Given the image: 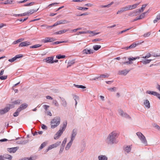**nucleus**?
I'll list each match as a JSON object with an SVG mask.
<instances>
[{
    "mask_svg": "<svg viewBox=\"0 0 160 160\" xmlns=\"http://www.w3.org/2000/svg\"><path fill=\"white\" fill-rule=\"evenodd\" d=\"M101 40V39L100 38H96L94 39H93L92 40V42H96L98 41H100Z\"/></svg>",
    "mask_w": 160,
    "mask_h": 160,
    "instance_id": "obj_59",
    "label": "nucleus"
},
{
    "mask_svg": "<svg viewBox=\"0 0 160 160\" xmlns=\"http://www.w3.org/2000/svg\"><path fill=\"white\" fill-rule=\"evenodd\" d=\"M62 131L61 130H59L55 135L54 138L55 139H58L62 133Z\"/></svg>",
    "mask_w": 160,
    "mask_h": 160,
    "instance_id": "obj_14",
    "label": "nucleus"
},
{
    "mask_svg": "<svg viewBox=\"0 0 160 160\" xmlns=\"http://www.w3.org/2000/svg\"><path fill=\"white\" fill-rule=\"evenodd\" d=\"M137 135L138 136L141 142L144 144L145 146L148 145V143L145 137L140 132H138L136 133Z\"/></svg>",
    "mask_w": 160,
    "mask_h": 160,
    "instance_id": "obj_3",
    "label": "nucleus"
},
{
    "mask_svg": "<svg viewBox=\"0 0 160 160\" xmlns=\"http://www.w3.org/2000/svg\"><path fill=\"white\" fill-rule=\"evenodd\" d=\"M48 39H49V42H52L53 41L55 40V39L52 38L48 37Z\"/></svg>",
    "mask_w": 160,
    "mask_h": 160,
    "instance_id": "obj_55",
    "label": "nucleus"
},
{
    "mask_svg": "<svg viewBox=\"0 0 160 160\" xmlns=\"http://www.w3.org/2000/svg\"><path fill=\"white\" fill-rule=\"evenodd\" d=\"M139 57H136V58H128L129 60L131 61L132 60H135L137 59H139Z\"/></svg>",
    "mask_w": 160,
    "mask_h": 160,
    "instance_id": "obj_37",
    "label": "nucleus"
},
{
    "mask_svg": "<svg viewBox=\"0 0 160 160\" xmlns=\"http://www.w3.org/2000/svg\"><path fill=\"white\" fill-rule=\"evenodd\" d=\"M26 15H28V12H25L20 14V16H25Z\"/></svg>",
    "mask_w": 160,
    "mask_h": 160,
    "instance_id": "obj_56",
    "label": "nucleus"
},
{
    "mask_svg": "<svg viewBox=\"0 0 160 160\" xmlns=\"http://www.w3.org/2000/svg\"><path fill=\"white\" fill-rule=\"evenodd\" d=\"M73 141L70 140V142L67 144L66 147H65V149L66 150H68L69 149L71 145L72 144Z\"/></svg>",
    "mask_w": 160,
    "mask_h": 160,
    "instance_id": "obj_23",
    "label": "nucleus"
},
{
    "mask_svg": "<svg viewBox=\"0 0 160 160\" xmlns=\"http://www.w3.org/2000/svg\"><path fill=\"white\" fill-rule=\"evenodd\" d=\"M62 30H60L58 32H56L55 33H54V34H62Z\"/></svg>",
    "mask_w": 160,
    "mask_h": 160,
    "instance_id": "obj_53",
    "label": "nucleus"
},
{
    "mask_svg": "<svg viewBox=\"0 0 160 160\" xmlns=\"http://www.w3.org/2000/svg\"><path fill=\"white\" fill-rule=\"evenodd\" d=\"M67 42V41H62V42L57 41V42H54V43L55 44H58L59 43H62Z\"/></svg>",
    "mask_w": 160,
    "mask_h": 160,
    "instance_id": "obj_46",
    "label": "nucleus"
},
{
    "mask_svg": "<svg viewBox=\"0 0 160 160\" xmlns=\"http://www.w3.org/2000/svg\"><path fill=\"white\" fill-rule=\"evenodd\" d=\"M140 2L136 3L132 5V8L133 9L136 8L140 4Z\"/></svg>",
    "mask_w": 160,
    "mask_h": 160,
    "instance_id": "obj_41",
    "label": "nucleus"
},
{
    "mask_svg": "<svg viewBox=\"0 0 160 160\" xmlns=\"http://www.w3.org/2000/svg\"><path fill=\"white\" fill-rule=\"evenodd\" d=\"M146 12H144L141 14L138 17H137L136 18L133 20L132 22H135L137 20H139L144 18L145 16V14Z\"/></svg>",
    "mask_w": 160,
    "mask_h": 160,
    "instance_id": "obj_12",
    "label": "nucleus"
},
{
    "mask_svg": "<svg viewBox=\"0 0 160 160\" xmlns=\"http://www.w3.org/2000/svg\"><path fill=\"white\" fill-rule=\"evenodd\" d=\"M160 19V13L158 14L156 17L155 20L153 21V22L155 23L157 22L158 20Z\"/></svg>",
    "mask_w": 160,
    "mask_h": 160,
    "instance_id": "obj_26",
    "label": "nucleus"
},
{
    "mask_svg": "<svg viewBox=\"0 0 160 160\" xmlns=\"http://www.w3.org/2000/svg\"><path fill=\"white\" fill-rule=\"evenodd\" d=\"M7 76H2L0 77V79L2 80H4L7 78Z\"/></svg>",
    "mask_w": 160,
    "mask_h": 160,
    "instance_id": "obj_45",
    "label": "nucleus"
},
{
    "mask_svg": "<svg viewBox=\"0 0 160 160\" xmlns=\"http://www.w3.org/2000/svg\"><path fill=\"white\" fill-rule=\"evenodd\" d=\"M152 60L151 59H145V60L142 61V62L144 64H146L148 63H149Z\"/></svg>",
    "mask_w": 160,
    "mask_h": 160,
    "instance_id": "obj_27",
    "label": "nucleus"
},
{
    "mask_svg": "<svg viewBox=\"0 0 160 160\" xmlns=\"http://www.w3.org/2000/svg\"><path fill=\"white\" fill-rule=\"evenodd\" d=\"M98 160H108V157L105 155H100L98 156Z\"/></svg>",
    "mask_w": 160,
    "mask_h": 160,
    "instance_id": "obj_21",
    "label": "nucleus"
},
{
    "mask_svg": "<svg viewBox=\"0 0 160 160\" xmlns=\"http://www.w3.org/2000/svg\"><path fill=\"white\" fill-rule=\"evenodd\" d=\"M153 56L154 57H160V53H159L158 54H156V53H154L153 55Z\"/></svg>",
    "mask_w": 160,
    "mask_h": 160,
    "instance_id": "obj_61",
    "label": "nucleus"
},
{
    "mask_svg": "<svg viewBox=\"0 0 160 160\" xmlns=\"http://www.w3.org/2000/svg\"><path fill=\"white\" fill-rule=\"evenodd\" d=\"M46 144L47 143L45 142H44L43 143H42L41 144L40 147L39 149H41L42 148H43L44 147H45L46 146Z\"/></svg>",
    "mask_w": 160,
    "mask_h": 160,
    "instance_id": "obj_36",
    "label": "nucleus"
},
{
    "mask_svg": "<svg viewBox=\"0 0 160 160\" xmlns=\"http://www.w3.org/2000/svg\"><path fill=\"white\" fill-rule=\"evenodd\" d=\"M77 133V130L76 129H73L72 132L70 140L72 141H73V140L75 139Z\"/></svg>",
    "mask_w": 160,
    "mask_h": 160,
    "instance_id": "obj_6",
    "label": "nucleus"
},
{
    "mask_svg": "<svg viewBox=\"0 0 160 160\" xmlns=\"http://www.w3.org/2000/svg\"><path fill=\"white\" fill-rule=\"evenodd\" d=\"M139 44V43L137 42H134L129 47H125L122 48V49H125L126 50H128L130 49L133 48L135 47L137 45Z\"/></svg>",
    "mask_w": 160,
    "mask_h": 160,
    "instance_id": "obj_5",
    "label": "nucleus"
},
{
    "mask_svg": "<svg viewBox=\"0 0 160 160\" xmlns=\"http://www.w3.org/2000/svg\"><path fill=\"white\" fill-rule=\"evenodd\" d=\"M144 104L145 106L148 108H149L150 107L149 102L147 99L145 100L144 101Z\"/></svg>",
    "mask_w": 160,
    "mask_h": 160,
    "instance_id": "obj_22",
    "label": "nucleus"
},
{
    "mask_svg": "<svg viewBox=\"0 0 160 160\" xmlns=\"http://www.w3.org/2000/svg\"><path fill=\"white\" fill-rule=\"evenodd\" d=\"M61 143V142L60 141L57 142L56 143L53 144V145H54V148H56L59 146Z\"/></svg>",
    "mask_w": 160,
    "mask_h": 160,
    "instance_id": "obj_35",
    "label": "nucleus"
},
{
    "mask_svg": "<svg viewBox=\"0 0 160 160\" xmlns=\"http://www.w3.org/2000/svg\"><path fill=\"white\" fill-rule=\"evenodd\" d=\"M53 58L54 56H52L47 57L44 60H45V62L48 63H53Z\"/></svg>",
    "mask_w": 160,
    "mask_h": 160,
    "instance_id": "obj_8",
    "label": "nucleus"
},
{
    "mask_svg": "<svg viewBox=\"0 0 160 160\" xmlns=\"http://www.w3.org/2000/svg\"><path fill=\"white\" fill-rule=\"evenodd\" d=\"M56 58L58 59H60L61 58H64L65 57V56L64 55H61V54H59L57 55L56 57Z\"/></svg>",
    "mask_w": 160,
    "mask_h": 160,
    "instance_id": "obj_32",
    "label": "nucleus"
},
{
    "mask_svg": "<svg viewBox=\"0 0 160 160\" xmlns=\"http://www.w3.org/2000/svg\"><path fill=\"white\" fill-rule=\"evenodd\" d=\"M10 110L9 107H6L0 110V114L1 115L4 114L8 112Z\"/></svg>",
    "mask_w": 160,
    "mask_h": 160,
    "instance_id": "obj_10",
    "label": "nucleus"
},
{
    "mask_svg": "<svg viewBox=\"0 0 160 160\" xmlns=\"http://www.w3.org/2000/svg\"><path fill=\"white\" fill-rule=\"evenodd\" d=\"M88 15V13L87 12L84 13L83 14H80V15H77V16H82L83 15Z\"/></svg>",
    "mask_w": 160,
    "mask_h": 160,
    "instance_id": "obj_54",
    "label": "nucleus"
},
{
    "mask_svg": "<svg viewBox=\"0 0 160 160\" xmlns=\"http://www.w3.org/2000/svg\"><path fill=\"white\" fill-rule=\"evenodd\" d=\"M41 128L43 129L47 130V127L43 124L42 125Z\"/></svg>",
    "mask_w": 160,
    "mask_h": 160,
    "instance_id": "obj_50",
    "label": "nucleus"
},
{
    "mask_svg": "<svg viewBox=\"0 0 160 160\" xmlns=\"http://www.w3.org/2000/svg\"><path fill=\"white\" fill-rule=\"evenodd\" d=\"M133 12H134V14L135 16H137L139 13L138 12V11H137V10H136V11H133Z\"/></svg>",
    "mask_w": 160,
    "mask_h": 160,
    "instance_id": "obj_63",
    "label": "nucleus"
},
{
    "mask_svg": "<svg viewBox=\"0 0 160 160\" xmlns=\"http://www.w3.org/2000/svg\"><path fill=\"white\" fill-rule=\"evenodd\" d=\"M132 28V27H131L129 28H128V29L124 30H122V31H121V32H119V34H121L123 32H126L129 30L130 29H131V28Z\"/></svg>",
    "mask_w": 160,
    "mask_h": 160,
    "instance_id": "obj_38",
    "label": "nucleus"
},
{
    "mask_svg": "<svg viewBox=\"0 0 160 160\" xmlns=\"http://www.w3.org/2000/svg\"><path fill=\"white\" fill-rule=\"evenodd\" d=\"M128 16H131V17H133L135 16L134 12L133 11L130 12L129 14H128Z\"/></svg>",
    "mask_w": 160,
    "mask_h": 160,
    "instance_id": "obj_48",
    "label": "nucleus"
},
{
    "mask_svg": "<svg viewBox=\"0 0 160 160\" xmlns=\"http://www.w3.org/2000/svg\"><path fill=\"white\" fill-rule=\"evenodd\" d=\"M61 119L59 117H54L50 122L51 128H54L57 127L60 123Z\"/></svg>",
    "mask_w": 160,
    "mask_h": 160,
    "instance_id": "obj_2",
    "label": "nucleus"
},
{
    "mask_svg": "<svg viewBox=\"0 0 160 160\" xmlns=\"http://www.w3.org/2000/svg\"><path fill=\"white\" fill-rule=\"evenodd\" d=\"M118 134L116 131H113L110 133L106 139V143L109 145H112L118 143V141L117 138Z\"/></svg>",
    "mask_w": 160,
    "mask_h": 160,
    "instance_id": "obj_1",
    "label": "nucleus"
},
{
    "mask_svg": "<svg viewBox=\"0 0 160 160\" xmlns=\"http://www.w3.org/2000/svg\"><path fill=\"white\" fill-rule=\"evenodd\" d=\"M61 100V105L64 107H66L67 105V102L65 99L62 97H59Z\"/></svg>",
    "mask_w": 160,
    "mask_h": 160,
    "instance_id": "obj_9",
    "label": "nucleus"
},
{
    "mask_svg": "<svg viewBox=\"0 0 160 160\" xmlns=\"http://www.w3.org/2000/svg\"><path fill=\"white\" fill-rule=\"evenodd\" d=\"M52 104L56 107H58L59 104L57 100H53L52 102Z\"/></svg>",
    "mask_w": 160,
    "mask_h": 160,
    "instance_id": "obj_31",
    "label": "nucleus"
},
{
    "mask_svg": "<svg viewBox=\"0 0 160 160\" xmlns=\"http://www.w3.org/2000/svg\"><path fill=\"white\" fill-rule=\"evenodd\" d=\"M129 71L130 70L125 69L121 71H119L118 72V73L119 74L125 76L128 73Z\"/></svg>",
    "mask_w": 160,
    "mask_h": 160,
    "instance_id": "obj_13",
    "label": "nucleus"
},
{
    "mask_svg": "<svg viewBox=\"0 0 160 160\" xmlns=\"http://www.w3.org/2000/svg\"><path fill=\"white\" fill-rule=\"evenodd\" d=\"M66 142H67V138H65L64 139V140L62 142L61 146H63V147H64V146L66 144Z\"/></svg>",
    "mask_w": 160,
    "mask_h": 160,
    "instance_id": "obj_44",
    "label": "nucleus"
},
{
    "mask_svg": "<svg viewBox=\"0 0 160 160\" xmlns=\"http://www.w3.org/2000/svg\"><path fill=\"white\" fill-rule=\"evenodd\" d=\"M34 3V2H30L29 3L27 4H24V6H31L33 5Z\"/></svg>",
    "mask_w": 160,
    "mask_h": 160,
    "instance_id": "obj_40",
    "label": "nucleus"
},
{
    "mask_svg": "<svg viewBox=\"0 0 160 160\" xmlns=\"http://www.w3.org/2000/svg\"><path fill=\"white\" fill-rule=\"evenodd\" d=\"M124 150L126 152L128 153L131 150V148H130V147L127 146L125 148Z\"/></svg>",
    "mask_w": 160,
    "mask_h": 160,
    "instance_id": "obj_30",
    "label": "nucleus"
},
{
    "mask_svg": "<svg viewBox=\"0 0 160 160\" xmlns=\"http://www.w3.org/2000/svg\"><path fill=\"white\" fill-rule=\"evenodd\" d=\"M22 56L21 55V54H18L16 55L15 57L13 58L12 59H9L8 60V61L10 62H12L16 60L17 59L20 58L22 57Z\"/></svg>",
    "mask_w": 160,
    "mask_h": 160,
    "instance_id": "obj_11",
    "label": "nucleus"
},
{
    "mask_svg": "<svg viewBox=\"0 0 160 160\" xmlns=\"http://www.w3.org/2000/svg\"><path fill=\"white\" fill-rule=\"evenodd\" d=\"M18 148L17 147L12 148H8V151L10 153H14L18 149Z\"/></svg>",
    "mask_w": 160,
    "mask_h": 160,
    "instance_id": "obj_16",
    "label": "nucleus"
},
{
    "mask_svg": "<svg viewBox=\"0 0 160 160\" xmlns=\"http://www.w3.org/2000/svg\"><path fill=\"white\" fill-rule=\"evenodd\" d=\"M118 113L121 116L126 118H130L129 116L127 113L125 112L122 110L120 109L118 110Z\"/></svg>",
    "mask_w": 160,
    "mask_h": 160,
    "instance_id": "obj_4",
    "label": "nucleus"
},
{
    "mask_svg": "<svg viewBox=\"0 0 160 160\" xmlns=\"http://www.w3.org/2000/svg\"><path fill=\"white\" fill-rule=\"evenodd\" d=\"M28 142V140H23L22 139L18 140L17 142V143L18 144H25Z\"/></svg>",
    "mask_w": 160,
    "mask_h": 160,
    "instance_id": "obj_18",
    "label": "nucleus"
},
{
    "mask_svg": "<svg viewBox=\"0 0 160 160\" xmlns=\"http://www.w3.org/2000/svg\"><path fill=\"white\" fill-rule=\"evenodd\" d=\"M108 89L111 91H115L116 90V87H113L112 88H110Z\"/></svg>",
    "mask_w": 160,
    "mask_h": 160,
    "instance_id": "obj_51",
    "label": "nucleus"
},
{
    "mask_svg": "<svg viewBox=\"0 0 160 160\" xmlns=\"http://www.w3.org/2000/svg\"><path fill=\"white\" fill-rule=\"evenodd\" d=\"M28 106V105L27 104L24 103L21 105L20 107L18 108L20 109L21 111V110L26 108Z\"/></svg>",
    "mask_w": 160,
    "mask_h": 160,
    "instance_id": "obj_20",
    "label": "nucleus"
},
{
    "mask_svg": "<svg viewBox=\"0 0 160 160\" xmlns=\"http://www.w3.org/2000/svg\"><path fill=\"white\" fill-rule=\"evenodd\" d=\"M73 86L78 88H81L82 89H85L86 88V87L85 86L82 85H78L76 84H74Z\"/></svg>",
    "mask_w": 160,
    "mask_h": 160,
    "instance_id": "obj_24",
    "label": "nucleus"
},
{
    "mask_svg": "<svg viewBox=\"0 0 160 160\" xmlns=\"http://www.w3.org/2000/svg\"><path fill=\"white\" fill-rule=\"evenodd\" d=\"M20 112L19 108H18L16 111L14 113L13 116L15 117L18 116V115L19 112Z\"/></svg>",
    "mask_w": 160,
    "mask_h": 160,
    "instance_id": "obj_25",
    "label": "nucleus"
},
{
    "mask_svg": "<svg viewBox=\"0 0 160 160\" xmlns=\"http://www.w3.org/2000/svg\"><path fill=\"white\" fill-rule=\"evenodd\" d=\"M64 147H63V146H61L60 149V151L59 152V153H62V151L63 150Z\"/></svg>",
    "mask_w": 160,
    "mask_h": 160,
    "instance_id": "obj_52",
    "label": "nucleus"
},
{
    "mask_svg": "<svg viewBox=\"0 0 160 160\" xmlns=\"http://www.w3.org/2000/svg\"><path fill=\"white\" fill-rule=\"evenodd\" d=\"M53 146L54 145L53 144H52L49 146L48 148L47 149V151H48L49 150L52 149V148H54Z\"/></svg>",
    "mask_w": 160,
    "mask_h": 160,
    "instance_id": "obj_42",
    "label": "nucleus"
},
{
    "mask_svg": "<svg viewBox=\"0 0 160 160\" xmlns=\"http://www.w3.org/2000/svg\"><path fill=\"white\" fill-rule=\"evenodd\" d=\"M41 46V45H40V44H36V45H35L32 46H31L30 47V48H36L40 47Z\"/></svg>",
    "mask_w": 160,
    "mask_h": 160,
    "instance_id": "obj_34",
    "label": "nucleus"
},
{
    "mask_svg": "<svg viewBox=\"0 0 160 160\" xmlns=\"http://www.w3.org/2000/svg\"><path fill=\"white\" fill-rule=\"evenodd\" d=\"M43 107L44 108V109L46 111L47 110L48 108H49V106L46 105H44L43 106Z\"/></svg>",
    "mask_w": 160,
    "mask_h": 160,
    "instance_id": "obj_64",
    "label": "nucleus"
},
{
    "mask_svg": "<svg viewBox=\"0 0 160 160\" xmlns=\"http://www.w3.org/2000/svg\"><path fill=\"white\" fill-rule=\"evenodd\" d=\"M67 124V122L65 121L63 122L62 127H61L60 128L59 130H61V131H62V132L65 130V128H66Z\"/></svg>",
    "mask_w": 160,
    "mask_h": 160,
    "instance_id": "obj_19",
    "label": "nucleus"
},
{
    "mask_svg": "<svg viewBox=\"0 0 160 160\" xmlns=\"http://www.w3.org/2000/svg\"><path fill=\"white\" fill-rule=\"evenodd\" d=\"M151 34V33L150 32H147L145 33L144 35L143 36L145 37H149Z\"/></svg>",
    "mask_w": 160,
    "mask_h": 160,
    "instance_id": "obj_39",
    "label": "nucleus"
},
{
    "mask_svg": "<svg viewBox=\"0 0 160 160\" xmlns=\"http://www.w3.org/2000/svg\"><path fill=\"white\" fill-rule=\"evenodd\" d=\"M82 53L86 54H90L93 53V51L91 49L89 50L87 49H85L83 50Z\"/></svg>",
    "mask_w": 160,
    "mask_h": 160,
    "instance_id": "obj_17",
    "label": "nucleus"
},
{
    "mask_svg": "<svg viewBox=\"0 0 160 160\" xmlns=\"http://www.w3.org/2000/svg\"><path fill=\"white\" fill-rule=\"evenodd\" d=\"M24 39L23 38H19L17 40V41L18 43L22 42V41L24 40Z\"/></svg>",
    "mask_w": 160,
    "mask_h": 160,
    "instance_id": "obj_62",
    "label": "nucleus"
},
{
    "mask_svg": "<svg viewBox=\"0 0 160 160\" xmlns=\"http://www.w3.org/2000/svg\"><path fill=\"white\" fill-rule=\"evenodd\" d=\"M148 4H146L142 5V7L141 8V10H142L143 11L145 7L147 6Z\"/></svg>",
    "mask_w": 160,
    "mask_h": 160,
    "instance_id": "obj_43",
    "label": "nucleus"
},
{
    "mask_svg": "<svg viewBox=\"0 0 160 160\" xmlns=\"http://www.w3.org/2000/svg\"><path fill=\"white\" fill-rule=\"evenodd\" d=\"M30 44V42H29L25 41L21 42L19 45V47H22L23 46H27Z\"/></svg>",
    "mask_w": 160,
    "mask_h": 160,
    "instance_id": "obj_15",
    "label": "nucleus"
},
{
    "mask_svg": "<svg viewBox=\"0 0 160 160\" xmlns=\"http://www.w3.org/2000/svg\"><path fill=\"white\" fill-rule=\"evenodd\" d=\"M12 2V1H11V0H8L6 1L5 2H4V3L5 4H6L8 3L11 4Z\"/></svg>",
    "mask_w": 160,
    "mask_h": 160,
    "instance_id": "obj_49",
    "label": "nucleus"
},
{
    "mask_svg": "<svg viewBox=\"0 0 160 160\" xmlns=\"http://www.w3.org/2000/svg\"><path fill=\"white\" fill-rule=\"evenodd\" d=\"M85 31H80L78 32L77 33V34L79 35L80 34H85Z\"/></svg>",
    "mask_w": 160,
    "mask_h": 160,
    "instance_id": "obj_58",
    "label": "nucleus"
},
{
    "mask_svg": "<svg viewBox=\"0 0 160 160\" xmlns=\"http://www.w3.org/2000/svg\"><path fill=\"white\" fill-rule=\"evenodd\" d=\"M12 158V157L8 154H4L3 157L2 156H0V160H5L4 158L11 160Z\"/></svg>",
    "mask_w": 160,
    "mask_h": 160,
    "instance_id": "obj_7",
    "label": "nucleus"
},
{
    "mask_svg": "<svg viewBox=\"0 0 160 160\" xmlns=\"http://www.w3.org/2000/svg\"><path fill=\"white\" fill-rule=\"evenodd\" d=\"M102 78H107L109 77V75L108 74H102Z\"/></svg>",
    "mask_w": 160,
    "mask_h": 160,
    "instance_id": "obj_57",
    "label": "nucleus"
},
{
    "mask_svg": "<svg viewBox=\"0 0 160 160\" xmlns=\"http://www.w3.org/2000/svg\"><path fill=\"white\" fill-rule=\"evenodd\" d=\"M38 9H38L37 10H35L34 9H32V10H30L28 12V15H29V14H31L35 12H37Z\"/></svg>",
    "mask_w": 160,
    "mask_h": 160,
    "instance_id": "obj_29",
    "label": "nucleus"
},
{
    "mask_svg": "<svg viewBox=\"0 0 160 160\" xmlns=\"http://www.w3.org/2000/svg\"><path fill=\"white\" fill-rule=\"evenodd\" d=\"M20 101L19 100H17L14 102L13 103L14 104H19L20 103Z\"/></svg>",
    "mask_w": 160,
    "mask_h": 160,
    "instance_id": "obj_47",
    "label": "nucleus"
},
{
    "mask_svg": "<svg viewBox=\"0 0 160 160\" xmlns=\"http://www.w3.org/2000/svg\"><path fill=\"white\" fill-rule=\"evenodd\" d=\"M101 48V46L99 45H96L93 46V49L96 51H97Z\"/></svg>",
    "mask_w": 160,
    "mask_h": 160,
    "instance_id": "obj_28",
    "label": "nucleus"
},
{
    "mask_svg": "<svg viewBox=\"0 0 160 160\" xmlns=\"http://www.w3.org/2000/svg\"><path fill=\"white\" fill-rule=\"evenodd\" d=\"M42 42L45 43L48 42H49V39H48V37L46 38H45L43 39L42 40Z\"/></svg>",
    "mask_w": 160,
    "mask_h": 160,
    "instance_id": "obj_33",
    "label": "nucleus"
},
{
    "mask_svg": "<svg viewBox=\"0 0 160 160\" xmlns=\"http://www.w3.org/2000/svg\"><path fill=\"white\" fill-rule=\"evenodd\" d=\"M99 33H100L99 32L96 33V32H94V31L93 33H92V34L91 35V36H93L98 35V34H99Z\"/></svg>",
    "mask_w": 160,
    "mask_h": 160,
    "instance_id": "obj_60",
    "label": "nucleus"
}]
</instances>
